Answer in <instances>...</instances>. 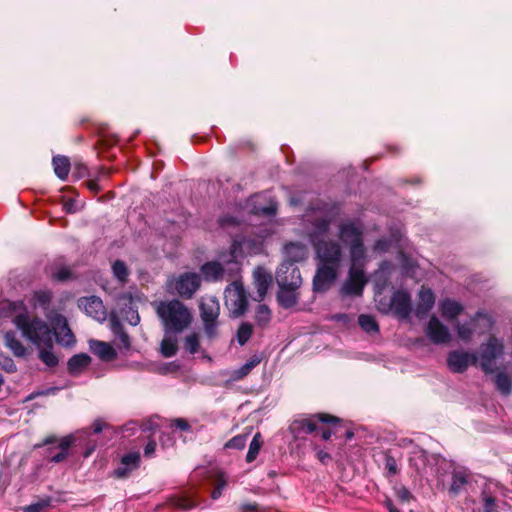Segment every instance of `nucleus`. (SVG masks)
<instances>
[{
	"label": "nucleus",
	"mask_w": 512,
	"mask_h": 512,
	"mask_svg": "<svg viewBox=\"0 0 512 512\" xmlns=\"http://www.w3.org/2000/svg\"><path fill=\"white\" fill-rule=\"evenodd\" d=\"M308 221L312 222L310 237L316 250L318 258L317 271L313 279L315 291L328 290L338 276L342 260V250L340 245L332 240H318V235L324 234L328 230L330 217L327 214L326 206L312 208L306 215Z\"/></svg>",
	"instance_id": "nucleus-1"
},
{
	"label": "nucleus",
	"mask_w": 512,
	"mask_h": 512,
	"mask_svg": "<svg viewBox=\"0 0 512 512\" xmlns=\"http://www.w3.org/2000/svg\"><path fill=\"white\" fill-rule=\"evenodd\" d=\"M155 311L165 334H180L193 322L192 311L177 299L160 301L156 304Z\"/></svg>",
	"instance_id": "nucleus-2"
},
{
	"label": "nucleus",
	"mask_w": 512,
	"mask_h": 512,
	"mask_svg": "<svg viewBox=\"0 0 512 512\" xmlns=\"http://www.w3.org/2000/svg\"><path fill=\"white\" fill-rule=\"evenodd\" d=\"M13 323L21 331L23 337L37 348H53V332L50 326L40 318H30L26 313L14 316Z\"/></svg>",
	"instance_id": "nucleus-3"
},
{
	"label": "nucleus",
	"mask_w": 512,
	"mask_h": 512,
	"mask_svg": "<svg viewBox=\"0 0 512 512\" xmlns=\"http://www.w3.org/2000/svg\"><path fill=\"white\" fill-rule=\"evenodd\" d=\"M339 238L349 247L350 260H366L363 225L359 221L343 222L339 226Z\"/></svg>",
	"instance_id": "nucleus-4"
},
{
	"label": "nucleus",
	"mask_w": 512,
	"mask_h": 512,
	"mask_svg": "<svg viewBox=\"0 0 512 512\" xmlns=\"http://www.w3.org/2000/svg\"><path fill=\"white\" fill-rule=\"evenodd\" d=\"M351 265L348 272L347 279L343 282L340 288V294L343 296H361L365 285L367 284V278L364 272V266L366 260H350Z\"/></svg>",
	"instance_id": "nucleus-5"
},
{
	"label": "nucleus",
	"mask_w": 512,
	"mask_h": 512,
	"mask_svg": "<svg viewBox=\"0 0 512 512\" xmlns=\"http://www.w3.org/2000/svg\"><path fill=\"white\" fill-rule=\"evenodd\" d=\"M338 421L336 417L328 414H315L293 420L289 426V431L295 440L304 439L306 435L318 430V423L337 424Z\"/></svg>",
	"instance_id": "nucleus-6"
},
{
	"label": "nucleus",
	"mask_w": 512,
	"mask_h": 512,
	"mask_svg": "<svg viewBox=\"0 0 512 512\" xmlns=\"http://www.w3.org/2000/svg\"><path fill=\"white\" fill-rule=\"evenodd\" d=\"M199 308L205 333L210 339H213L217 336V319L220 314L219 302L216 297L204 296L200 300Z\"/></svg>",
	"instance_id": "nucleus-7"
},
{
	"label": "nucleus",
	"mask_w": 512,
	"mask_h": 512,
	"mask_svg": "<svg viewBox=\"0 0 512 512\" xmlns=\"http://www.w3.org/2000/svg\"><path fill=\"white\" fill-rule=\"evenodd\" d=\"M270 234L267 229L262 230L261 234L254 237H244L242 239H235L231 245V257L237 259L239 257L256 255L261 253L263 248L264 239Z\"/></svg>",
	"instance_id": "nucleus-8"
},
{
	"label": "nucleus",
	"mask_w": 512,
	"mask_h": 512,
	"mask_svg": "<svg viewBox=\"0 0 512 512\" xmlns=\"http://www.w3.org/2000/svg\"><path fill=\"white\" fill-rule=\"evenodd\" d=\"M200 284L201 279L197 273L185 272L178 277L169 279L167 287L182 298L190 299L199 289Z\"/></svg>",
	"instance_id": "nucleus-9"
},
{
	"label": "nucleus",
	"mask_w": 512,
	"mask_h": 512,
	"mask_svg": "<svg viewBox=\"0 0 512 512\" xmlns=\"http://www.w3.org/2000/svg\"><path fill=\"white\" fill-rule=\"evenodd\" d=\"M225 303L230 312L239 317L247 309V297L243 285L240 282H232L225 290Z\"/></svg>",
	"instance_id": "nucleus-10"
},
{
	"label": "nucleus",
	"mask_w": 512,
	"mask_h": 512,
	"mask_svg": "<svg viewBox=\"0 0 512 512\" xmlns=\"http://www.w3.org/2000/svg\"><path fill=\"white\" fill-rule=\"evenodd\" d=\"M503 353V344L491 337L487 343L480 348V365L486 373H491L495 368V360Z\"/></svg>",
	"instance_id": "nucleus-11"
},
{
	"label": "nucleus",
	"mask_w": 512,
	"mask_h": 512,
	"mask_svg": "<svg viewBox=\"0 0 512 512\" xmlns=\"http://www.w3.org/2000/svg\"><path fill=\"white\" fill-rule=\"evenodd\" d=\"M52 327L53 334L58 344L62 346H71L75 343V337L68 326L67 319L61 314H47Z\"/></svg>",
	"instance_id": "nucleus-12"
},
{
	"label": "nucleus",
	"mask_w": 512,
	"mask_h": 512,
	"mask_svg": "<svg viewBox=\"0 0 512 512\" xmlns=\"http://www.w3.org/2000/svg\"><path fill=\"white\" fill-rule=\"evenodd\" d=\"M276 281L280 288L297 289L301 285L302 279L296 266L283 262L276 271Z\"/></svg>",
	"instance_id": "nucleus-13"
},
{
	"label": "nucleus",
	"mask_w": 512,
	"mask_h": 512,
	"mask_svg": "<svg viewBox=\"0 0 512 512\" xmlns=\"http://www.w3.org/2000/svg\"><path fill=\"white\" fill-rule=\"evenodd\" d=\"M478 358L475 353L455 350L448 354L447 365L454 373H463L470 365L476 364Z\"/></svg>",
	"instance_id": "nucleus-14"
},
{
	"label": "nucleus",
	"mask_w": 512,
	"mask_h": 512,
	"mask_svg": "<svg viewBox=\"0 0 512 512\" xmlns=\"http://www.w3.org/2000/svg\"><path fill=\"white\" fill-rule=\"evenodd\" d=\"M78 306L88 316L99 322L105 321L107 317L106 309L102 300L97 296L82 297L78 300Z\"/></svg>",
	"instance_id": "nucleus-15"
},
{
	"label": "nucleus",
	"mask_w": 512,
	"mask_h": 512,
	"mask_svg": "<svg viewBox=\"0 0 512 512\" xmlns=\"http://www.w3.org/2000/svg\"><path fill=\"white\" fill-rule=\"evenodd\" d=\"M425 333L435 344L447 343L451 338L449 329L436 316L429 319Z\"/></svg>",
	"instance_id": "nucleus-16"
},
{
	"label": "nucleus",
	"mask_w": 512,
	"mask_h": 512,
	"mask_svg": "<svg viewBox=\"0 0 512 512\" xmlns=\"http://www.w3.org/2000/svg\"><path fill=\"white\" fill-rule=\"evenodd\" d=\"M391 308L398 317L407 318L411 312L410 295L405 291H396L391 299Z\"/></svg>",
	"instance_id": "nucleus-17"
},
{
	"label": "nucleus",
	"mask_w": 512,
	"mask_h": 512,
	"mask_svg": "<svg viewBox=\"0 0 512 512\" xmlns=\"http://www.w3.org/2000/svg\"><path fill=\"white\" fill-rule=\"evenodd\" d=\"M482 320L485 322V327L490 328L492 325L491 319L488 315L478 312L476 316L469 322V323H463V324H457L456 325V331L460 339L463 341H469L473 334H474V328L473 326Z\"/></svg>",
	"instance_id": "nucleus-18"
},
{
	"label": "nucleus",
	"mask_w": 512,
	"mask_h": 512,
	"mask_svg": "<svg viewBox=\"0 0 512 512\" xmlns=\"http://www.w3.org/2000/svg\"><path fill=\"white\" fill-rule=\"evenodd\" d=\"M254 284L257 290V300L261 301L267 294L268 288L271 284V275L262 267L255 269L253 273Z\"/></svg>",
	"instance_id": "nucleus-19"
},
{
	"label": "nucleus",
	"mask_w": 512,
	"mask_h": 512,
	"mask_svg": "<svg viewBox=\"0 0 512 512\" xmlns=\"http://www.w3.org/2000/svg\"><path fill=\"white\" fill-rule=\"evenodd\" d=\"M464 310V307L458 302L450 298L443 299L439 302V311L441 316L449 322L454 321Z\"/></svg>",
	"instance_id": "nucleus-20"
},
{
	"label": "nucleus",
	"mask_w": 512,
	"mask_h": 512,
	"mask_svg": "<svg viewBox=\"0 0 512 512\" xmlns=\"http://www.w3.org/2000/svg\"><path fill=\"white\" fill-rule=\"evenodd\" d=\"M435 296L431 289L422 288L419 292V301L415 309L418 318L424 317L433 307Z\"/></svg>",
	"instance_id": "nucleus-21"
},
{
	"label": "nucleus",
	"mask_w": 512,
	"mask_h": 512,
	"mask_svg": "<svg viewBox=\"0 0 512 512\" xmlns=\"http://www.w3.org/2000/svg\"><path fill=\"white\" fill-rule=\"evenodd\" d=\"M284 256V262L294 265L295 262L302 261L307 257V248L300 243H289L284 247Z\"/></svg>",
	"instance_id": "nucleus-22"
},
{
	"label": "nucleus",
	"mask_w": 512,
	"mask_h": 512,
	"mask_svg": "<svg viewBox=\"0 0 512 512\" xmlns=\"http://www.w3.org/2000/svg\"><path fill=\"white\" fill-rule=\"evenodd\" d=\"M90 350L100 359L105 361H111L115 359L117 355L113 347L103 341H90Z\"/></svg>",
	"instance_id": "nucleus-23"
},
{
	"label": "nucleus",
	"mask_w": 512,
	"mask_h": 512,
	"mask_svg": "<svg viewBox=\"0 0 512 512\" xmlns=\"http://www.w3.org/2000/svg\"><path fill=\"white\" fill-rule=\"evenodd\" d=\"M201 272L207 281H218L224 278V269L218 262H208L201 267Z\"/></svg>",
	"instance_id": "nucleus-24"
},
{
	"label": "nucleus",
	"mask_w": 512,
	"mask_h": 512,
	"mask_svg": "<svg viewBox=\"0 0 512 512\" xmlns=\"http://www.w3.org/2000/svg\"><path fill=\"white\" fill-rule=\"evenodd\" d=\"M262 361L260 354H254L244 365L232 372L233 380H240L246 377Z\"/></svg>",
	"instance_id": "nucleus-25"
},
{
	"label": "nucleus",
	"mask_w": 512,
	"mask_h": 512,
	"mask_svg": "<svg viewBox=\"0 0 512 512\" xmlns=\"http://www.w3.org/2000/svg\"><path fill=\"white\" fill-rule=\"evenodd\" d=\"M5 345L8 347L14 356L16 357H24L26 355V348L24 345L16 338L14 332H7L4 335Z\"/></svg>",
	"instance_id": "nucleus-26"
},
{
	"label": "nucleus",
	"mask_w": 512,
	"mask_h": 512,
	"mask_svg": "<svg viewBox=\"0 0 512 512\" xmlns=\"http://www.w3.org/2000/svg\"><path fill=\"white\" fill-rule=\"evenodd\" d=\"M111 324V330L116 337V339L119 341V344L124 349H129L130 347V338L128 334L124 331L121 323L119 320L115 317L111 318L110 321Z\"/></svg>",
	"instance_id": "nucleus-27"
},
{
	"label": "nucleus",
	"mask_w": 512,
	"mask_h": 512,
	"mask_svg": "<svg viewBox=\"0 0 512 512\" xmlns=\"http://www.w3.org/2000/svg\"><path fill=\"white\" fill-rule=\"evenodd\" d=\"M90 361L91 358L87 354L74 355L68 361V370L71 374L80 373L85 367L89 365Z\"/></svg>",
	"instance_id": "nucleus-28"
},
{
	"label": "nucleus",
	"mask_w": 512,
	"mask_h": 512,
	"mask_svg": "<svg viewBox=\"0 0 512 512\" xmlns=\"http://www.w3.org/2000/svg\"><path fill=\"white\" fill-rule=\"evenodd\" d=\"M161 353L164 357H172L177 353V340L171 334H165L160 345Z\"/></svg>",
	"instance_id": "nucleus-29"
},
{
	"label": "nucleus",
	"mask_w": 512,
	"mask_h": 512,
	"mask_svg": "<svg viewBox=\"0 0 512 512\" xmlns=\"http://www.w3.org/2000/svg\"><path fill=\"white\" fill-rule=\"evenodd\" d=\"M296 289L280 288L278 293V301L284 308H290L297 303Z\"/></svg>",
	"instance_id": "nucleus-30"
},
{
	"label": "nucleus",
	"mask_w": 512,
	"mask_h": 512,
	"mask_svg": "<svg viewBox=\"0 0 512 512\" xmlns=\"http://www.w3.org/2000/svg\"><path fill=\"white\" fill-rule=\"evenodd\" d=\"M53 166L55 174L62 180H65L70 170L68 158L64 156H56L53 158Z\"/></svg>",
	"instance_id": "nucleus-31"
},
{
	"label": "nucleus",
	"mask_w": 512,
	"mask_h": 512,
	"mask_svg": "<svg viewBox=\"0 0 512 512\" xmlns=\"http://www.w3.org/2000/svg\"><path fill=\"white\" fill-rule=\"evenodd\" d=\"M261 199L260 195H255L251 197L248 201V207L251 208V212L254 214H263L267 216H272L276 212V208L274 205L270 204L269 206H257L256 203Z\"/></svg>",
	"instance_id": "nucleus-32"
},
{
	"label": "nucleus",
	"mask_w": 512,
	"mask_h": 512,
	"mask_svg": "<svg viewBox=\"0 0 512 512\" xmlns=\"http://www.w3.org/2000/svg\"><path fill=\"white\" fill-rule=\"evenodd\" d=\"M75 440V437L72 435L64 437L59 444L60 452L53 455L51 461L55 463L62 462L67 457L68 450Z\"/></svg>",
	"instance_id": "nucleus-33"
},
{
	"label": "nucleus",
	"mask_w": 512,
	"mask_h": 512,
	"mask_svg": "<svg viewBox=\"0 0 512 512\" xmlns=\"http://www.w3.org/2000/svg\"><path fill=\"white\" fill-rule=\"evenodd\" d=\"M52 294L48 290H39L33 294L32 304L34 307H40L43 310L48 309Z\"/></svg>",
	"instance_id": "nucleus-34"
},
{
	"label": "nucleus",
	"mask_w": 512,
	"mask_h": 512,
	"mask_svg": "<svg viewBox=\"0 0 512 512\" xmlns=\"http://www.w3.org/2000/svg\"><path fill=\"white\" fill-rule=\"evenodd\" d=\"M495 385L497 387V389L503 394V395H508L511 393L512 391V382H511V379L510 377L503 373V372H500L498 373L496 376H495Z\"/></svg>",
	"instance_id": "nucleus-35"
},
{
	"label": "nucleus",
	"mask_w": 512,
	"mask_h": 512,
	"mask_svg": "<svg viewBox=\"0 0 512 512\" xmlns=\"http://www.w3.org/2000/svg\"><path fill=\"white\" fill-rule=\"evenodd\" d=\"M358 323L360 327L366 331L367 333H375L378 332L379 327L375 319L370 315L362 314L358 318Z\"/></svg>",
	"instance_id": "nucleus-36"
},
{
	"label": "nucleus",
	"mask_w": 512,
	"mask_h": 512,
	"mask_svg": "<svg viewBox=\"0 0 512 512\" xmlns=\"http://www.w3.org/2000/svg\"><path fill=\"white\" fill-rule=\"evenodd\" d=\"M262 446V438H261V435L260 433H256L249 445V450H248V453L246 455V460L247 462H252L256 459L259 451H260V448Z\"/></svg>",
	"instance_id": "nucleus-37"
},
{
	"label": "nucleus",
	"mask_w": 512,
	"mask_h": 512,
	"mask_svg": "<svg viewBox=\"0 0 512 512\" xmlns=\"http://www.w3.org/2000/svg\"><path fill=\"white\" fill-rule=\"evenodd\" d=\"M253 334V327L250 323L244 322L242 323L237 330V341L243 346L248 342Z\"/></svg>",
	"instance_id": "nucleus-38"
},
{
	"label": "nucleus",
	"mask_w": 512,
	"mask_h": 512,
	"mask_svg": "<svg viewBox=\"0 0 512 512\" xmlns=\"http://www.w3.org/2000/svg\"><path fill=\"white\" fill-rule=\"evenodd\" d=\"M39 349V358L48 367H54L58 364V358L53 353L52 348L41 347Z\"/></svg>",
	"instance_id": "nucleus-39"
},
{
	"label": "nucleus",
	"mask_w": 512,
	"mask_h": 512,
	"mask_svg": "<svg viewBox=\"0 0 512 512\" xmlns=\"http://www.w3.org/2000/svg\"><path fill=\"white\" fill-rule=\"evenodd\" d=\"M467 483V475L464 472H455L452 476L450 491L458 494L462 487Z\"/></svg>",
	"instance_id": "nucleus-40"
},
{
	"label": "nucleus",
	"mask_w": 512,
	"mask_h": 512,
	"mask_svg": "<svg viewBox=\"0 0 512 512\" xmlns=\"http://www.w3.org/2000/svg\"><path fill=\"white\" fill-rule=\"evenodd\" d=\"M112 271L114 276L122 283L127 281L129 275L128 269L124 262L117 260L112 265Z\"/></svg>",
	"instance_id": "nucleus-41"
},
{
	"label": "nucleus",
	"mask_w": 512,
	"mask_h": 512,
	"mask_svg": "<svg viewBox=\"0 0 512 512\" xmlns=\"http://www.w3.org/2000/svg\"><path fill=\"white\" fill-rule=\"evenodd\" d=\"M184 347L191 354L197 353L200 347L199 336L196 333L187 335L184 339Z\"/></svg>",
	"instance_id": "nucleus-42"
},
{
	"label": "nucleus",
	"mask_w": 512,
	"mask_h": 512,
	"mask_svg": "<svg viewBox=\"0 0 512 512\" xmlns=\"http://www.w3.org/2000/svg\"><path fill=\"white\" fill-rule=\"evenodd\" d=\"M271 312L270 309L264 305L261 304L256 309V321L260 325H266L270 321Z\"/></svg>",
	"instance_id": "nucleus-43"
},
{
	"label": "nucleus",
	"mask_w": 512,
	"mask_h": 512,
	"mask_svg": "<svg viewBox=\"0 0 512 512\" xmlns=\"http://www.w3.org/2000/svg\"><path fill=\"white\" fill-rule=\"evenodd\" d=\"M121 464L123 466H131L132 468L137 469L140 464V453L139 452H130L124 455L121 458Z\"/></svg>",
	"instance_id": "nucleus-44"
},
{
	"label": "nucleus",
	"mask_w": 512,
	"mask_h": 512,
	"mask_svg": "<svg viewBox=\"0 0 512 512\" xmlns=\"http://www.w3.org/2000/svg\"><path fill=\"white\" fill-rule=\"evenodd\" d=\"M247 442V435H237L229 440L226 444L227 448L242 449Z\"/></svg>",
	"instance_id": "nucleus-45"
},
{
	"label": "nucleus",
	"mask_w": 512,
	"mask_h": 512,
	"mask_svg": "<svg viewBox=\"0 0 512 512\" xmlns=\"http://www.w3.org/2000/svg\"><path fill=\"white\" fill-rule=\"evenodd\" d=\"M71 276V272L67 267H60L55 271L51 272V277L58 281H65L69 279Z\"/></svg>",
	"instance_id": "nucleus-46"
},
{
	"label": "nucleus",
	"mask_w": 512,
	"mask_h": 512,
	"mask_svg": "<svg viewBox=\"0 0 512 512\" xmlns=\"http://www.w3.org/2000/svg\"><path fill=\"white\" fill-rule=\"evenodd\" d=\"M0 366L8 373H13L17 369L14 361L10 357L4 355H0Z\"/></svg>",
	"instance_id": "nucleus-47"
},
{
	"label": "nucleus",
	"mask_w": 512,
	"mask_h": 512,
	"mask_svg": "<svg viewBox=\"0 0 512 512\" xmlns=\"http://www.w3.org/2000/svg\"><path fill=\"white\" fill-rule=\"evenodd\" d=\"M226 485H227V481L224 478V476L222 474L219 475L217 482H216V487L214 488V490L211 493V497L214 500L218 499L221 496L222 490L226 487Z\"/></svg>",
	"instance_id": "nucleus-48"
},
{
	"label": "nucleus",
	"mask_w": 512,
	"mask_h": 512,
	"mask_svg": "<svg viewBox=\"0 0 512 512\" xmlns=\"http://www.w3.org/2000/svg\"><path fill=\"white\" fill-rule=\"evenodd\" d=\"M395 495L401 502H409L412 498L410 491L403 485L395 487Z\"/></svg>",
	"instance_id": "nucleus-49"
},
{
	"label": "nucleus",
	"mask_w": 512,
	"mask_h": 512,
	"mask_svg": "<svg viewBox=\"0 0 512 512\" xmlns=\"http://www.w3.org/2000/svg\"><path fill=\"white\" fill-rule=\"evenodd\" d=\"M176 506L183 510H189L197 506V501L190 497H182L177 500Z\"/></svg>",
	"instance_id": "nucleus-50"
},
{
	"label": "nucleus",
	"mask_w": 512,
	"mask_h": 512,
	"mask_svg": "<svg viewBox=\"0 0 512 512\" xmlns=\"http://www.w3.org/2000/svg\"><path fill=\"white\" fill-rule=\"evenodd\" d=\"M49 505L48 500H42L36 503H32L30 505L24 506L22 510L24 512H41L44 508Z\"/></svg>",
	"instance_id": "nucleus-51"
},
{
	"label": "nucleus",
	"mask_w": 512,
	"mask_h": 512,
	"mask_svg": "<svg viewBox=\"0 0 512 512\" xmlns=\"http://www.w3.org/2000/svg\"><path fill=\"white\" fill-rule=\"evenodd\" d=\"M385 469L390 475H395L398 472L397 462L392 456H386Z\"/></svg>",
	"instance_id": "nucleus-52"
},
{
	"label": "nucleus",
	"mask_w": 512,
	"mask_h": 512,
	"mask_svg": "<svg viewBox=\"0 0 512 512\" xmlns=\"http://www.w3.org/2000/svg\"><path fill=\"white\" fill-rule=\"evenodd\" d=\"M133 470H135V468L120 464V466L114 471V475L117 478H126Z\"/></svg>",
	"instance_id": "nucleus-53"
},
{
	"label": "nucleus",
	"mask_w": 512,
	"mask_h": 512,
	"mask_svg": "<svg viewBox=\"0 0 512 512\" xmlns=\"http://www.w3.org/2000/svg\"><path fill=\"white\" fill-rule=\"evenodd\" d=\"M126 320L129 324L135 326L140 322V316L136 310L130 309L127 313Z\"/></svg>",
	"instance_id": "nucleus-54"
},
{
	"label": "nucleus",
	"mask_w": 512,
	"mask_h": 512,
	"mask_svg": "<svg viewBox=\"0 0 512 512\" xmlns=\"http://www.w3.org/2000/svg\"><path fill=\"white\" fill-rule=\"evenodd\" d=\"M172 427H176L180 430H189L190 426L188 424V422L183 419V418H177V419H174L172 421V424H171Z\"/></svg>",
	"instance_id": "nucleus-55"
},
{
	"label": "nucleus",
	"mask_w": 512,
	"mask_h": 512,
	"mask_svg": "<svg viewBox=\"0 0 512 512\" xmlns=\"http://www.w3.org/2000/svg\"><path fill=\"white\" fill-rule=\"evenodd\" d=\"M64 210L68 213H75L78 210L77 202L74 199H68L64 202Z\"/></svg>",
	"instance_id": "nucleus-56"
},
{
	"label": "nucleus",
	"mask_w": 512,
	"mask_h": 512,
	"mask_svg": "<svg viewBox=\"0 0 512 512\" xmlns=\"http://www.w3.org/2000/svg\"><path fill=\"white\" fill-rule=\"evenodd\" d=\"M155 450H156V443L155 441H149L145 448H144V455L146 457H152L155 453Z\"/></svg>",
	"instance_id": "nucleus-57"
},
{
	"label": "nucleus",
	"mask_w": 512,
	"mask_h": 512,
	"mask_svg": "<svg viewBox=\"0 0 512 512\" xmlns=\"http://www.w3.org/2000/svg\"><path fill=\"white\" fill-rule=\"evenodd\" d=\"M389 243L387 240L380 239L374 245V250L377 252H385L387 251Z\"/></svg>",
	"instance_id": "nucleus-58"
},
{
	"label": "nucleus",
	"mask_w": 512,
	"mask_h": 512,
	"mask_svg": "<svg viewBox=\"0 0 512 512\" xmlns=\"http://www.w3.org/2000/svg\"><path fill=\"white\" fill-rule=\"evenodd\" d=\"M317 458L323 464H327L331 460L330 454H328L327 452H325L323 450L317 451Z\"/></svg>",
	"instance_id": "nucleus-59"
},
{
	"label": "nucleus",
	"mask_w": 512,
	"mask_h": 512,
	"mask_svg": "<svg viewBox=\"0 0 512 512\" xmlns=\"http://www.w3.org/2000/svg\"><path fill=\"white\" fill-rule=\"evenodd\" d=\"M484 502H485V507H484L485 512H494V507H495L494 499L492 497H485Z\"/></svg>",
	"instance_id": "nucleus-60"
},
{
	"label": "nucleus",
	"mask_w": 512,
	"mask_h": 512,
	"mask_svg": "<svg viewBox=\"0 0 512 512\" xmlns=\"http://www.w3.org/2000/svg\"><path fill=\"white\" fill-rule=\"evenodd\" d=\"M104 427L105 423L102 420H96L92 425L94 433H100Z\"/></svg>",
	"instance_id": "nucleus-61"
},
{
	"label": "nucleus",
	"mask_w": 512,
	"mask_h": 512,
	"mask_svg": "<svg viewBox=\"0 0 512 512\" xmlns=\"http://www.w3.org/2000/svg\"><path fill=\"white\" fill-rule=\"evenodd\" d=\"M336 433H337L336 430L323 429L321 432V437L323 440H328L332 436V434H336Z\"/></svg>",
	"instance_id": "nucleus-62"
},
{
	"label": "nucleus",
	"mask_w": 512,
	"mask_h": 512,
	"mask_svg": "<svg viewBox=\"0 0 512 512\" xmlns=\"http://www.w3.org/2000/svg\"><path fill=\"white\" fill-rule=\"evenodd\" d=\"M385 506L388 509L389 512H400L392 503L390 499H387L385 501Z\"/></svg>",
	"instance_id": "nucleus-63"
},
{
	"label": "nucleus",
	"mask_w": 512,
	"mask_h": 512,
	"mask_svg": "<svg viewBox=\"0 0 512 512\" xmlns=\"http://www.w3.org/2000/svg\"><path fill=\"white\" fill-rule=\"evenodd\" d=\"M87 187L91 190V191H99V185L96 181L94 180H90L87 182Z\"/></svg>",
	"instance_id": "nucleus-64"
}]
</instances>
